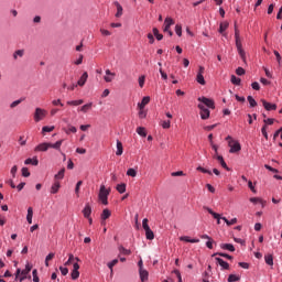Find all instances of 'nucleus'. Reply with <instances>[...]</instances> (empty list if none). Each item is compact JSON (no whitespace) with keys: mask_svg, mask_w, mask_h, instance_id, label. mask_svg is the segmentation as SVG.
I'll use <instances>...</instances> for the list:
<instances>
[{"mask_svg":"<svg viewBox=\"0 0 282 282\" xmlns=\"http://www.w3.org/2000/svg\"><path fill=\"white\" fill-rule=\"evenodd\" d=\"M62 145H63V140H59L55 143L44 142V143H40L37 147H35L34 151L35 152H45L48 149H55L56 151H59Z\"/></svg>","mask_w":282,"mask_h":282,"instance_id":"f257e3e1","label":"nucleus"},{"mask_svg":"<svg viewBox=\"0 0 282 282\" xmlns=\"http://www.w3.org/2000/svg\"><path fill=\"white\" fill-rule=\"evenodd\" d=\"M109 193H111V191L107 189L105 185L100 186L98 198L101 202V204H104V206H107L109 204Z\"/></svg>","mask_w":282,"mask_h":282,"instance_id":"f03ea898","label":"nucleus"},{"mask_svg":"<svg viewBox=\"0 0 282 282\" xmlns=\"http://www.w3.org/2000/svg\"><path fill=\"white\" fill-rule=\"evenodd\" d=\"M47 116V111L43 108H36L34 112V121L41 122Z\"/></svg>","mask_w":282,"mask_h":282,"instance_id":"7ed1b4c3","label":"nucleus"},{"mask_svg":"<svg viewBox=\"0 0 282 282\" xmlns=\"http://www.w3.org/2000/svg\"><path fill=\"white\" fill-rule=\"evenodd\" d=\"M198 109H200V118L202 120H208L210 118V110L204 106V104H198Z\"/></svg>","mask_w":282,"mask_h":282,"instance_id":"20e7f679","label":"nucleus"},{"mask_svg":"<svg viewBox=\"0 0 282 282\" xmlns=\"http://www.w3.org/2000/svg\"><path fill=\"white\" fill-rule=\"evenodd\" d=\"M228 147H230L229 153H239L241 151V144L238 141L230 140Z\"/></svg>","mask_w":282,"mask_h":282,"instance_id":"39448f33","label":"nucleus"},{"mask_svg":"<svg viewBox=\"0 0 282 282\" xmlns=\"http://www.w3.org/2000/svg\"><path fill=\"white\" fill-rule=\"evenodd\" d=\"M175 21H173V18H166L164 21V29L163 32H167L170 36H173V31H171V25H174Z\"/></svg>","mask_w":282,"mask_h":282,"instance_id":"423d86ee","label":"nucleus"},{"mask_svg":"<svg viewBox=\"0 0 282 282\" xmlns=\"http://www.w3.org/2000/svg\"><path fill=\"white\" fill-rule=\"evenodd\" d=\"M198 101L204 105V107H208V109H215V101L213 99H208L206 97H199Z\"/></svg>","mask_w":282,"mask_h":282,"instance_id":"0eeeda50","label":"nucleus"},{"mask_svg":"<svg viewBox=\"0 0 282 282\" xmlns=\"http://www.w3.org/2000/svg\"><path fill=\"white\" fill-rule=\"evenodd\" d=\"M78 270H80V265L77 262H75L73 264V271L70 273L73 281H76V279H78V276H80V272Z\"/></svg>","mask_w":282,"mask_h":282,"instance_id":"6e6552de","label":"nucleus"},{"mask_svg":"<svg viewBox=\"0 0 282 282\" xmlns=\"http://www.w3.org/2000/svg\"><path fill=\"white\" fill-rule=\"evenodd\" d=\"M261 102L267 111H276L275 104H270L265 99H261Z\"/></svg>","mask_w":282,"mask_h":282,"instance_id":"1a4fd4ad","label":"nucleus"},{"mask_svg":"<svg viewBox=\"0 0 282 282\" xmlns=\"http://www.w3.org/2000/svg\"><path fill=\"white\" fill-rule=\"evenodd\" d=\"M116 78V73H111L110 69H106V76H104L105 83H111Z\"/></svg>","mask_w":282,"mask_h":282,"instance_id":"9d476101","label":"nucleus"},{"mask_svg":"<svg viewBox=\"0 0 282 282\" xmlns=\"http://www.w3.org/2000/svg\"><path fill=\"white\" fill-rule=\"evenodd\" d=\"M89 78V74H87V72H85L82 76H80V78H79V80L77 82V85L79 86V87H85V83H87V79Z\"/></svg>","mask_w":282,"mask_h":282,"instance_id":"9b49d317","label":"nucleus"},{"mask_svg":"<svg viewBox=\"0 0 282 282\" xmlns=\"http://www.w3.org/2000/svg\"><path fill=\"white\" fill-rule=\"evenodd\" d=\"M215 260L223 268V270H230V264L228 262L224 261V259L215 258Z\"/></svg>","mask_w":282,"mask_h":282,"instance_id":"f8f14e48","label":"nucleus"},{"mask_svg":"<svg viewBox=\"0 0 282 282\" xmlns=\"http://www.w3.org/2000/svg\"><path fill=\"white\" fill-rule=\"evenodd\" d=\"M83 215L86 219L91 217V205H89V203L85 205V208L83 209Z\"/></svg>","mask_w":282,"mask_h":282,"instance_id":"ddd939ff","label":"nucleus"},{"mask_svg":"<svg viewBox=\"0 0 282 282\" xmlns=\"http://www.w3.org/2000/svg\"><path fill=\"white\" fill-rule=\"evenodd\" d=\"M139 274L142 282L149 280V271H147V269L141 268V270H139Z\"/></svg>","mask_w":282,"mask_h":282,"instance_id":"4468645a","label":"nucleus"},{"mask_svg":"<svg viewBox=\"0 0 282 282\" xmlns=\"http://www.w3.org/2000/svg\"><path fill=\"white\" fill-rule=\"evenodd\" d=\"M180 241H185L186 243H199V239H196V238L191 239V237L188 236H182L180 238Z\"/></svg>","mask_w":282,"mask_h":282,"instance_id":"2eb2a0df","label":"nucleus"},{"mask_svg":"<svg viewBox=\"0 0 282 282\" xmlns=\"http://www.w3.org/2000/svg\"><path fill=\"white\" fill-rule=\"evenodd\" d=\"M149 102H151V97L145 96V97H143L142 101L140 104H138V108L144 109Z\"/></svg>","mask_w":282,"mask_h":282,"instance_id":"dca6fc26","label":"nucleus"},{"mask_svg":"<svg viewBox=\"0 0 282 282\" xmlns=\"http://www.w3.org/2000/svg\"><path fill=\"white\" fill-rule=\"evenodd\" d=\"M91 107H94V104L89 102L78 108V111H82V113H87V111H91Z\"/></svg>","mask_w":282,"mask_h":282,"instance_id":"f3484780","label":"nucleus"},{"mask_svg":"<svg viewBox=\"0 0 282 282\" xmlns=\"http://www.w3.org/2000/svg\"><path fill=\"white\" fill-rule=\"evenodd\" d=\"M221 250H228L229 252H235V246L232 243H220Z\"/></svg>","mask_w":282,"mask_h":282,"instance_id":"a211bd4d","label":"nucleus"},{"mask_svg":"<svg viewBox=\"0 0 282 282\" xmlns=\"http://www.w3.org/2000/svg\"><path fill=\"white\" fill-rule=\"evenodd\" d=\"M216 160H218V162H219L220 166H223V169H226V171H230V167H228V164H226L224 156L217 155Z\"/></svg>","mask_w":282,"mask_h":282,"instance_id":"6ab92c4d","label":"nucleus"},{"mask_svg":"<svg viewBox=\"0 0 282 282\" xmlns=\"http://www.w3.org/2000/svg\"><path fill=\"white\" fill-rule=\"evenodd\" d=\"M115 6L117 8V13L115 17H117V19H120V17H122V6L118 1L115 2Z\"/></svg>","mask_w":282,"mask_h":282,"instance_id":"aec40b11","label":"nucleus"},{"mask_svg":"<svg viewBox=\"0 0 282 282\" xmlns=\"http://www.w3.org/2000/svg\"><path fill=\"white\" fill-rule=\"evenodd\" d=\"M30 272H32V265L30 263H28L25 265V269L22 270L21 276H28L30 274Z\"/></svg>","mask_w":282,"mask_h":282,"instance_id":"412c9836","label":"nucleus"},{"mask_svg":"<svg viewBox=\"0 0 282 282\" xmlns=\"http://www.w3.org/2000/svg\"><path fill=\"white\" fill-rule=\"evenodd\" d=\"M83 102H85V100L78 99V100L67 101L66 104L70 107H78V106L83 105Z\"/></svg>","mask_w":282,"mask_h":282,"instance_id":"4be33fe9","label":"nucleus"},{"mask_svg":"<svg viewBox=\"0 0 282 282\" xmlns=\"http://www.w3.org/2000/svg\"><path fill=\"white\" fill-rule=\"evenodd\" d=\"M61 188V183L55 182L51 187L52 195H56L58 193V189Z\"/></svg>","mask_w":282,"mask_h":282,"instance_id":"5701e85b","label":"nucleus"},{"mask_svg":"<svg viewBox=\"0 0 282 282\" xmlns=\"http://www.w3.org/2000/svg\"><path fill=\"white\" fill-rule=\"evenodd\" d=\"M205 210H207V213H209V215H212L214 217V219H221V215L215 213L213 209H210V207H204Z\"/></svg>","mask_w":282,"mask_h":282,"instance_id":"b1692460","label":"nucleus"},{"mask_svg":"<svg viewBox=\"0 0 282 282\" xmlns=\"http://www.w3.org/2000/svg\"><path fill=\"white\" fill-rule=\"evenodd\" d=\"M74 261H80V259L79 258H75L74 254L69 253L68 260L65 262L64 265H72V263H74Z\"/></svg>","mask_w":282,"mask_h":282,"instance_id":"393cba45","label":"nucleus"},{"mask_svg":"<svg viewBox=\"0 0 282 282\" xmlns=\"http://www.w3.org/2000/svg\"><path fill=\"white\" fill-rule=\"evenodd\" d=\"M110 217H111V212L109 209H104L101 213L102 221H106V219H109Z\"/></svg>","mask_w":282,"mask_h":282,"instance_id":"a878e982","label":"nucleus"},{"mask_svg":"<svg viewBox=\"0 0 282 282\" xmlns=\"http://www.w3.org/2000/svg\"><path fill=\"white\" fill-rule=\"evenodd\" d=\"M145 237L147 239H149V241H153V239H155V235L153 234V230L150 229H145Z\"/></svg>","mask_w":282,"mask_h":282,"instance_id":"bb28decb","label":"nucleus"},{"mask_svg":"<svg viewBox=\"0 0 282 282\" xmlns=\"http://www.w3.org/2000/svg\"><path fill=\"white\" fill-rule=\"evenodd\" d=\"M264 260L267 265H274V258L272 254L264 256Z\"/></svg>","mask_w":282,"mask_h":282,"instance_id":"cd10ccee","label":"nucleus"},{"mask_svg":"<svg viewBox=\"0 0 282 282\" xmlns=\"http://www.w3.org/2000/svg\"><path fill=\"white\" fill-rule=\"evenodd\" d=\"M25 54V51L24 50H18L13 53V58L14 61H17L19 57L20 58H23V55Z\"/></svg>","mask_w":282,"mask_h":282,"instance_id":"c85d7f7f","label":"nucleus"},{"mask_svg":"<svg viewBox=\"0 0 282 282\" xmlns=\"http://www.w3.org/2000/svg\"><path fill=\"white\" fill-rule=\"evenodd\" d=\"M24 164H32L33 166H39V159L34 158V159H26L24 161Z\"/></svg>","mask_w":282,"mask_h":282,"instance_id":"c756f323","label":"nucleus"},{"mask_svg":"<svg viewBox=\"0 0 282 282\" xmlns=\"http://www.w3.org/2000/svg\"><path fill=\"white\" fill-rule=\"evenodd\" d=\"M119 252H120V254H123L124 257H129V254H131V250H129L122 246L119 247Z\"/></svg>","mask_w":282,"mask_h":282,"instance_id":"7c9ffc66","label":"nucleus"},{"mask_svg":"<svg viewBox=\"0 0 282 282\" xmlns=\"http://www.w3.org/2000/svg\"><path fill=\"white\" fill-rule=\"evenodd\" d=\"M122 153H123L122 142H120V140H117V152H116V155H122Z\"/></svg>","mask_w":282,"mask_h":282,"instance_id":"2f4dec72","label":"nucleus"},{"mask_svg":"<svg viewBox=\"0 0 282 282\" xmlns=\"http://www.w3.org/2000/svg\"><path fill=\"white\" fill-rule=\"evenodd\" d=\"M117 191H118V193H120L122 195V193L127 192V184H124V183L118 184Z\"/></svg>","mask_w":282,"mask_h":282,"instance_id":"473e14b6","label":"nucleus"},{"mask_svg":"<svg viewBox=\"0 0 282 282\" xmlns=\"http://www.w3.org/2000/svg\"><path fill=\"white\" fill-rule=\"evenodd\" d=\"M152 32H153V34H154L156 41H162V39H164V35L160 34V31L158 30V28H154V29L152 30Z\"/></svg>","mask_w":282,"mask_h":282,"instance_id":"72a5a7b5","label":"nucleus"},{"mask_svg":"<svg viewBox=\"0 0 282 282\" xmlns=\"http://www.w3.org/2000/svg\"><path fill=\"white\" fill-rule=\"evenodd\" d=\"M238 54L242 61V63H246V51L243 50V47L237 48Z\"/></svg>","mask_w":282,"mask_h":282,"instance_id":"f704fd0d","label":"nucleus"},{"mask_svg":"<svg viewBox=\"0 0 282 282\" xmlns=\"http://www.w3.org/2000/svg\"><path fill=\"white\" fill-rule=\"evenodd\" d=\"M212 257H224L225 259L232 260V256H230L228 253H224V252H216Z\"/></svg>","mask_w":282,"mask_h":282,"instance_id":"c9c22d12","label":"nucleus"},{"mask_svg":"<svg viewBox=\"0 0 282 282\" xmlns=\"http://www.w3.org/2000/svg\"><path fill=\"white\" fill-rule=\"evenodd\" d=\"M228 25H229L228 22H221L220 25H219V31H218V32H219L220 34H224V31H225V30H228Z\"/></svg>","mask_w":282,"mask_h":282,"instance_id":"e433bc0d","label":"nucleus"},{"mask_svg":"<svg viewBox=\"0 0 282 282\" xmlns=\"http://www.w3.org/2000/svg\"><path fill=\"white\" fill-rule=\"evenodd\" d=\"M137 133L141 135V138H147V130L143 127L137 128Z\"/></svg>","mask_w":282,"mask_h":282,"instance_id":"4c0bfd02","label":"nucleus"},{"mask_svg":"<svg viewBox=\"0 0 282 282\" xmlns=\"http://www.w3.org/2000/svg\"><path fill=\"white\" fill-rule=\"evenodd\" d=\"M196 80L199 85H206V79H204V75H202V73H197Z\"/></svg>","mask_w":282,"mask_h":282,"instance_id":"58836bf2","label":"nucleus"},{"mask_svg":"<svg viewBox=\"0 0 282 282\" xmlns=\"http://www.w3.org/2000/svg\"><path fill=\"white\" fill-rule=\"evenodd\" d=\"M251 204H262V206H264L265 202H263V199L259 198V197H252L250 198Z\"/></svg>","mask_w":282,"mask_h":282,"instance_id":"ea45409f","label":"nucleus"},{"mask_svg":"<svg viewBox=\"0 0 282 282\" xmlns=\"http://www.w3.org/2000/svg\"><path fill=\"white\" fill-rule=\"evenodd\" d=\"M115 265H118V259H115V260H112L111 262L108 263V268H109L111 274H113V267Z\"/></svg>","mask_w":282,"mask_h":282,"instance_id":"a19ab883","label":"nucleus"},{"mask_svg":"<svg viewBox=\"0 0 282 282\" xmlns=\"http://www.w3.org/2000/svg\"><path fill=\"white\" fill-rule=\"evenodd\" d=\"M65 177V167H63L56 175L55 180H63Z\"/></svg>","mask_w":282,"mask_h":282,"instance_id":"79ce46f5","label":"nucleus"},{"mask_svg":"<svg viewBox=\"0 0 282 282\" xmlns=\"http://www.w3.org/2000/svg\"><path fill=\"white\" fill-rule=\"evenodd\" d=\"M230 80H231L232 85H241V78H238L235 75H231V79Z\"/></svg>","mask_w":282,"mask_h":282,"instance_id":"37998d69","label":"nucleus"},{"mask_svg":"<svg viewBox=\"0 0 282 282\" xmlns=\"http://www.w3.org/2000/svg\"><path fill=\"white\" fill-rule=\"evenodd\" d=\"M52 131H54V126H51V127L44 126L42 128V133H52Z\"/></svg>","mask_w":282,"mask_h":282,"instance_id":"c03bdc74","label":"nucleus"},{"mask_svg":"<svg viewBox=\"0 0 282 282\" xmlns=\"http://www.w3.org/2000/svg\"><path fill=\"white\" fill-rule=\"evenodd\" d=\"M240 276L239 275H236V274H230L228 276V282H235V281H240Z\"/></svg>","mask_w":282,"mask_h":282,"instance_id":"a18cd8bd","label":"nucleus"},{"mask_svg":"<svg viewBox=\"0 0 282 282\" xmlns=\"http://www.w3.org/2000/svg\"><path fill=\"white\" fill-rule=\"evenodd\" d=\"M247 100H248L250 107H257V100H254V98H252V96H248Z\"/></svg>","mask_w":282,"mask_h":282,"instance_id":"49530a36","label":"nucleus"},{"mask_svg":"<svg viewBox=\"0 0 282 282\" xmlns=\"http://www.w3.org/2000/svg\"><path fill=\"white\" fill-rule=\"evenodd\" d=\"M32 274H33V281L34 282H41V279H39V271L36 269H34L32 271Z\"/></svg>","mask_w":282,"mask_h":282,"instance_id":"de8ad7c7","label":"nucleus"},{"mask_svg":"<svg viewBox=\"0 0 282 282\" xmlns=\"http://www.w3.org/2000/svg\"><path fill=\"white\" fill-rule=\"evenodd\" d=\"M127 175H129L130 177H135V175H138V172L134 169H129L127 171Z\"/></svg>","mask_w":282,"mask_h":282,"instance_id":"09e8293b","label":"nucleus"},{"mask_svg":"<svg viewBox=\"0 0 282 282\" xmlns=\"http://www.w3.org/2000/svg\"><path fill=\"white\" fill-rule=\"evenodd\" d=\"M22 102H23V99H18V100L11 102L10 108L14 109V107H19V105Z\"/></svg>","mask_w":282,"mask_h":282,"instance_id":"8fccbe9b","label":"nucleus"},{"mask_svg":"<svg viewBox=\"0 0 282 282\" xmlns=\"http://www.w3.org/2000/svg\"><path fill=\"white\" fill-rule=\"evenodd\" d=\"M196 171H200V173H207V175H213V172H210L209 170L204 169V167H202V166H198V167L196 169Z\"/></svg>","mask_w":282,"mask_h":282,"instance_id":"3c124183","label":"nucleus"},{"mask_svg":"<svg viewBox=\"0 0 282 282\" xmlns=\"http://www.w3.org/2000/svg\"><path fill=\"white\" fill-rule=\"evenodd\" d=\"M59 271L62 272L63 276H67V274H69V269L65 267H59Z\"/></svg>","mask_w":282,"mask_h":282,"instance_id":"603ef678","label":"nucleus"},{"mask_svg":"<svg viewBox=\"0 0 282 282\" xmlns=\"http://www.w3.org/2000/svg\"><path fill=\"white\" fill-rule=\"evenodd\" d=\"M236 74L237 76H243L246 74V69H243V67H238L236 69Z\"/></svg>","mask_w":282,"mask_h":282,"instance_id":"864d4df0","label":"nucleus"},{"mask_svg":"<svg viewBox=\"0 0 282 282\" xmlns=\"http://www.w3.org/2000/svg\"><path fill=\"white\" fill-rule=\"evenodd\" d=\"M142 226L144 230H149L151 227H149V219L144 218L142 221Z\"/></svg>","mask_w":282,"mask_h":282,"instance_id":"5fc2aeb1","label":"nucleus"},{"mask_svg":"<svg viewBox=\"0 0 282 282\" xmlns=\"http://www.w3.org/2000/svg\"><path fill=\"white\" fill-rule=\"evenodd\" d=\"M22 176L30 177V170H28V167H22Z\"/></svg>","mask_w":282,"mask_h":282,"instance_id":"6e6d98bb","label":"nucleus"},{"mask_svg":"<svg viewBox=\"0 0 282 282\" xmlns=\"http://www.w3.org/2000/svg\"><path fill=\"white\" fill-rule=\"evenodd\" d=\"M78 130L76 129V127L74 126H69L68 127V130H66V133L69 134V133H76Z\"/></svg>","mask_w":282,"mask_h":282,"instance_id":"4d7b16f0","label":"nucleus"},{"mask_svg":"<svg viewBox=\"0 0 282 282\" xmlns=\"http://www.w3.org/2000/svg\"><path fill=\"white\" fill-rule=\"evenodd\" d=\"M235 41L237 50L243 47V45L241 44V37H236Z\"/></svg>","mask_w":282,"mask_h":282,"instance_id":"13d9d810","label":"nucleus"},{"mask_svg":"<svg viewBox=\"0 0 282 282\" xmlns=\"http://www.w3.org/2000/svg\"><path fill=\"white\" fill-rule=\"evenodd\" d=\"M80 186H83V181H79L76 184V187H75L76 195H78V193H80Z\"/></svg>","mask_w":282,"mask_h":282,"instance_id":"bf43d9fd","label":"nucleus"},{"mask_svg":"<svg viewBox=\"0 0 282 282\" xmlns=\"http://www.w3.org/2000/svg\"><path fill=\"white\" fill-rule=\"evenodd\" d=\"M147 79V77L144 75L139 77V86L142 88L144 87V80Z\"/></svg>","mask_w":282,"mask_h":282,"instance_id":"052dcab7","label":"nucleus"},{"mask_svg":"<svg viewBox=\"0 0 282 282\" xmlns=\"http://www.w3.org/2000/svg\"><path fill=\"white\" fill-rule=\"evenodd\" d=\"M162 128L163 129H171V120L163 121L162 122Z\"/></svg>","mask_w":282,"mask_h":282,"instance_id":"680f3d73","label":"nucleus"},{"mask_svg":"<svg viewBox=\"0 0 282 282\" xmlns=\"http://www.w3.org/2000/svg\"><path fill=\"white\" fill-rule=\"evenodd\" d=\"M184 176V172L183 171H177V172H173L172 173V177H182Z\"/></svg>","mask_w":282,"mask_h":282,"instance_id":"e2e57ef3","label":"nucleus"},{"mask_svg":"<svg viewBox=\"0 0 282 282\" xmlns=\"http://www.w3.org/2000/svg\"><path fill=\"white\" fill-rule=\"evenodd\" d=\"M175 32H176L177 36H182V25L176 24Z\"/></svg>","mask_w":282,"mask_h":282,"instance_id":"0e129e2a","label":"nucleus"},{"mask_svg":"<svg viewBox=\"0 0 282 282\" xmlns=\"http://www.w3.org/2000/svg\"><path fill=\"white\" fill-rule=\"evenodd\" d=\"M251 87H252V89H254L256 91H259V89H261V86H260L257 82L252 83V84H251Z\"/></svg>","mask_w":282,"mask_h":282,"instance_id":"69168bd1","label":"nucleus"},{"mask_svg":"<svg viewBox=\"0 0 282 282\" xmlns=\"http://www.w3.org/2000/svg\"><path fill=\"white\" fill-rule=\"evenodd\" d=\"M213 243H215V241L212 239H209L207 242H206V247L209 249V250H213Z\"/></svg>","mask_w":282,"mask_h":282,"instance_id":"338daca9","label":"nucleus"},{"mask_svg":"<svg viewBox=\"0 0 282 282\" xmlns=\"http://www.w3.org/2000/svg\"><path fill=\"white\" fill-rule=\"evenodd\" d=\"M264 124H274V119L268 118L263 120Z\"/></svg>","mask_w":282,"mask_h":282,"instance_id":"774afa93","label":"nucleus"}]
</instances>
